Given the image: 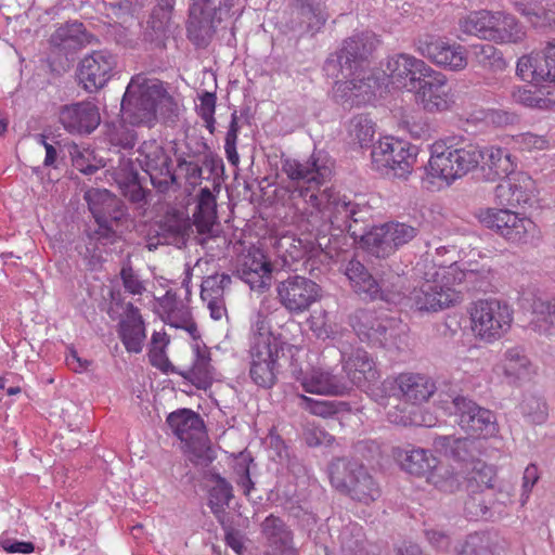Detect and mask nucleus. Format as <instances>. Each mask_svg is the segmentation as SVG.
Wrapping results in <instances>:
<instances>
[{
  "mask_svg": "<svg viewBox=\"0 0 555 555\" xmlns=\"http://www.w3.org/2000/svg\"><path fill=\"white\" fill-rule=\"evenodd\" d=\"M281 171L289 182L280 185L276 196L308 232L324 237L336 230L352 237V230H360L367 215L364 207L331 189L320 192L333 173V160L326 153L314 152L305 162L282 158Z\"/></svg>",
  "mask_w": 555,
  "mask_h": 555,
  "instance_id": "1",
  "label": "nucleus"
},
{
  "mask_svg": "<svg viewBox=\"0 0 555 555\" xmlns=\"http://www.w3.org/2000/svg\"><path fill=\"white\" fill-rule=\"evenodd\" d=\"M378 40L372 31H364L348 38L341 49L331 55L324 65L327 76L344 78L333 87V96L344 106H361L382 96L384 80L377 72L365 66L367 57L375 50Z\"/></svg>",
  "mask_w": 555,
  "mask_h": 555,
  "instance_id": "2",
  "label": "nucleus"
},
{
  "mask_svg": "<svg viewBox=\"0 0 555 555\" xmlns=\"http://www.w3.org/2000/svg\"><path fill=\"white\" fill-rule=\"evenodd\" d=\"M416 275L421 278L418 284L404 295L401 293L402 304L414 307L420 311L437 312L451 308L462 301L460 285H475L480 279H487L488 271L462 269L456 263L449 267H437L427 260L420 261L415 267Z\"/></svg>",
  "mask_w": 555,
  "mask_h": 555,
  "instance_id": "3",
  "label": "nucleus"
},
{
  "mask_svg": "<svg viewBox=\"0 0 555 555\" xmlns=\"http://www.w3.org/2000/svg\"><path fill=\"white\" fill-rule=\"evenodd\" d=\"M423 183L427 190L439 191L475 170L481 163L480 147L460 142L454 137L435 141L428 147Z\"/></svg>",
  "mask_w": 555,
  "mask_h": 555,
  "instance_id": "4",
  "label": "nucleus"
},
{
  "mask_svg": "<svg viewBox=\"0 0 555 555\" xmlns=\"http://www.w3.org/2000/svg\"><path fill=\"white\" fill-rule=\"evenodd\" d=\"M282 341L271 332L268 317L257 313L250 328V370L253 382L263 388H271L276 382L278 358Z\"/></svg>",
  "mask_w": 555,
  "mask_h": 555,
  "instance_id": "5",
  "label": "nucleus"
},
{
  "mask_svg": "<svg viewBox=\"0 0 555 555\" xmlns=\"http://www.w3.org/2000/svg\"><path fill=\"white\" fill-rule=\"evenodd\" d=\"M165 89L157 79L143 74L133 76L121 100V115L126 122L151 127L156 119V107Z\"/></svg>",
  "mask_w": 555,
  "mask_h": 555,
  "instance_id": "6",
  "label": "nucleus"
},
{
  "mask_svg": "<svg viewBox=\"0 0 555 555\" xmlns=\"http://www.w3.org/2000/svg\"><path fill=\"white\" fill-rule=\"evenodd\" d=\"M418 153V146L406 140L392 135L383 137L372 147V166L380 173L408 179L417 162Z\"/></svg>",
  "mask_w": 555,
  "mask_h": 555,
  "instance_id": "7",
  "label": "nucleus"
},
{
  "mask_svg": "<svg viewBox=\"0 0 555 555\" xmlns=\"http://www.w3.org/2000/svg\"><path fill=\"white\" fill-rule=\"evenodd\" d=\"M470 330L480 341L492 344L502 338L511 328L513 310L498 299H480L468 309Z\"/></svg>",
  "mask_w": 555,
  "mask_h": 555,
  "instance_id": "8",
  "label": "nucleus"
},
{
  "mask_svg": "<svg viewBox=\"0 0 555 555\" xmlns=\"http://www.w3.org/2000/svg\"><path fill=\"white\" fill-rule=\"evenodd\" d=\"M415 51L436 67L459 73L468 65L466 48L447 36L426 33L414 42Z\"/></svg>",
  "mask_w": 555,
  "mask_h": 555,
  "instance_id": "9",
  "label": "nucleus"
},
{
  "mask_svg": "<svg viewBox=\"0 0 555 555\" xmlns=\"http://www.w3.org/2000/svg\"><path fill=\"white\" fill-rule=\"evenodd\" d=\"M232 7L233 0H193L188 24L190 40L198 47L206 46L217 24L229 16Z\"/></svg>",
  "mask_w": 555,
  "mask_h": 555,
  "instance_id": "10",
  "label": "nucleus"
},
{
  "mask_svg": "<svg viewBox=\"0 0 555 555\" xmlns=\"http://www.w3.org/2000/svg\"><path fill=\"white\" fill-rule=\"evenodd\" d=\"M477 218L486 228L495 231L511 243H527L537 233V225L530 218L509 209H480Z\"/></svg>",
  "mask_w": 555,
  "mask_h": 555,
  "instance_id": "11",
  "label": "nucleus"
},
{
  "mask_svg": "<svg viewBox=\"0 0 555 555\" xmlns=\"http://www.w3.org/2000/svg\"><path fill=\"white\" fill-rule=\"evenodd\" d=\"M349 324L363 343L372 347H397L393 321L380 319L370 310H357L349 317Z\"/></svg>",
  "mask_w": 555,
  "mask_h": 555,
  "instance_id": "12",
  "label": "nucleus"
},
{
  "mask_svg": "<svg viewBox=\"0 0 555 555\" xmlns=\"http://www.w3.org/2000/svg\"><path fill=\"white\" fill-rule=\"evenodd\" d=\"M414 98L415 102L430 114L450 112L456 104V96L449 86L448 77L435 68L416 89Z\"/></svg>",
  "mask_w": 555,
  "mask_h": 555,
  "instance_id": "13",
  "label": "nucleus"
},
{
  "mask_svg": "<svg viewBox=\"0 0 555 555\" xmlns=\"http://www.w3.org/2000/svg\"><path fill=\"white\" fill-rule=\"evenodd\" d=\"M117 66V55L106 49L86 54L78 66L82 88L88 92L102 89L116 75Z\"/></svg>",
  "mask_w": 555,
  "mask_h": 555,
  "instance_id": "14",
  "label": "nucleus"
},
{
  "mask_svg": "<svg viewBox=\"0 0 555 555\" xmlns=\"http://www.w3.org/2000/svg\"><path fill=\"white\" fill-rule=\"evenodd\" d=\"M280 304L291 313H302L321 298V287L312 280L293 275L276 286Z\"/></svg>",
  "mask_w": 555,
  "mask_h": 555,
  "instance_id": "15",
  "label": "nucleus"
},
{
  "mask_svg": "<svg viewBox=\"0 0 555 555\" xmlns=\"http://www.w3.org/2000/svg\"><path fill=\"white\" fill-rule=\"evenodd\" d=\"M137 160L150 176L152 184L160 191L167 190L176 182V176L171 169V158L157 141L143 142L139 149Z\"/></svg>",
  "mask_w": 555,
  "mask_h": 555,
  "instance_id": "16",
  "label": "nucleus"
},
{
  "mask_svg": "<svg viewBox=\"0 0 555 555\" xmlns=\"http://www.w3.org/2000/svg\"><path fill=\"white\" fill-rule=\"evenodd\" d=\"M454 414L459 417V425L470 436L491 435L495 430L494 414L477 405L464 396H450Z\"/></svg>",
  "mask_w": 555,
  "mask_h": 555,
  "instance_id": "17",
  "label": "nucleus"
},
{
  "mask_svg": "<svg viewBox=\"0 0 555 555\" xmlns=\"http://www.w3.org/2000/svg\"><path fill=\"white\" fill-rule=\"evenodd\" d=\"M516 70L521 79L530 82L555 81V39L548 41L542 52L521 56Z\"/></svg>",
  "mask_w": 555,
  "mask_h": 555,
  "instance_id": "18",
  "label": "nucleus"
},
{
  "mask_svg": "<svg viewBox=\"0 0 555 555\" xmlns=\"http://www.w3.org/2000/svg\"><path fill=\"white\" fill-rule=\"evenodd\" d=\"M535 192L534 180L524 171H515L495 186L494 196L502 206L517 207L531 204Z\"/></svg>",
  "mask_w": 555,
  "mask_h": 555,
  "instance_id": "19",
  "label": "nucleus"
},
{
  "mask_svg": "<svg viewBox=\"0 0 555 555\" xmlns=\"http://www.w3.org/2000/svg\"><path fill=\"white\" fill-rule=\"evenodd\" d=\"M85 199L99 225L98 233L109 237L113 233L111 221H116L121 216L119 199L105 189L88 190Z\"/></svg>",
  "mask_w": 555,
  "mask_h": 555,
  "instance_id": "20",
  "label": "nucleus"
},
{
  "mask_svg": "<svg viewBox=\"0 0 555 555\" xmlns=\"http://www.w3.org/2000/svg\"><path fill=\"white\" fill-rule=\"evenodd\" d=\"M345 274L354 292L365 299L380 298L391 304L400 302L402 299L401 292L391 293L383 289L366 268L356 259L347 262Z\"/></svg>",
  "mask_w": 555,
  "mask_h": 555,
  "instance_id": "21",
  "label": "nucleus"
},
{
  "mask_svg": "<svg viewBox=\"0 0 555 555\" xmlns=\"http://www.w3.org/2000/svg\"><path fill=\"white\" fill-rule=\"evenodd\" d=\"M60 122L70 133H91L100 125L99 108L90 101L64 105L60 109Z\"/></svg>",
  "mask_w": 555,
  "mask_h": 555,
  "instance_id": "22",
  "label": "nucleus"
},
{
  "mask_svg": "<svg viewBox=\"0 0 555 555\" xmlns=\"http://www.w3.org/2000/svg\"><path fill=\"white\" fill-rule=\"evenodd\" d=\"M343 370L349 382L360 388L369 387L378 379L379 373L373 358L364 349L341 352Z\"/></svg>",
  "mask_w": 555,
  "mask_h": 555,
  "instance_id": "23",
  "label": "nucleus"
},
{
  "mask_svg": "<svg viewBox=\"0 0 555 555\" xmlns=\"http://www.w3.org/2000/svg\"><path fill=\"white\" fill-rule=\"evenodd\" d=\"M494 372L502 375L508 384H518L531 378L534 365L520 346L507 348L494 366Z\"/></svg>",
  "mask_w": 555,
  "mask_h": 555,
  "instance_id": "24",
  "label": "nucleus"
},
{
  "mask_svg": "<svg viewBox=\"0 0 555 555\" xmlns=\"http://www.w3.org/2000/svg\"><path fill=\"white\" fill-rule=\"evenodd\" d=\"M271 263L258 249L244 256L237 269L240 278L254 291L263 292L271 283Z\"/></svg>",
  "mask_w": 555,
  "mask_h": 555,
  "instance_id": "25",
  "label": "nucleus"
},
{
  "mask_svg": "<svg viewBox=\"0 0 555 555\" xmlns=\"http://www.w3.org/2000/svg\"><path fill=\"white\" fill-rule=\"evenodd\" d=\"M159 306L168 325L185 331L194 340L198 339L199 334L190 308L183 300L178 299L175 293L167 292L160 299Z\"/></svg>",
  "mask_w": 555,
  "mask_h": 555,
  "instance_id": "26",
  "label": "nucleus"
},
{
  "mask_svg": "<svg viewBox=\"0 0 555 555\" xmlns=\"http://www.w3.org/2000/svg\"><path fill=\"white\" fill-rule=\"evenodd\" d=\"M119 338L128 352L140 353L146 338L144 322L140 311L128 304L125 315L119 322Z\"/></svg>",
  "mask_w": 555,
  "mask_h": 555,
  "instance_id": "27",
  "label": "nucleus"
},
{
  "mask_svg": "<svg viewBox=\"0 0 555 555\" xmlns=\"http://www.w3.org/2000/svg\"><path fill=\"white\" fill-rule=\"evenodd\" d=\"M261 533L274 555H298L293 532L281 518L269 515L261 524Z\"/></svg>",
  "mask_w": 555,
  "mask_h": 555,
  "instance_id": "28",
  "label": "nucleus"
},
{
  "mask_svg": "<svg viewBox=\"0 0 555 555\" xmlns=\"http://www.w3.org/2000/svg\"><path fill=\"white\" fill-rule=\"evenodd\" d=\"M217 203L216 197L208 188L201 190L197 202V210L194 214V224L198 234L206 235L201 240V244H207L209 238L218 236L219 227L217 224Z\"/></svg>",
  "mask_w": 555,
  "mask_h": 555,
  "instance_id": "29",
  "label": "nucleus"
},
{
  "mask_svg": "<svg viewBox=\"0 0 555 555\" xmlns=\"http://www.w3.org/2000/svg\"><path fill=\"white\" fill-rule=\"evenodd\" d=\"M192 366L180 375L190 380L198 389H207L215 380L216 372L210 363V352L202 341L195 340L193 345Z\"/></svg>",
  "mask_w": 555,
  "mask_h": 555,
  "instance_id": "30",
  "label": "nucleus"
},
{
  "mask_svg": "<svg viewBox=\"0 0 555 555\" xmlns=\"http://www.w3.org/2000/svg\"><path fill=\"white\" fill-rule=\"evenodd\" d=\"M352 237L359 238L363 247L377 258H387L397 251L387 223L373 227L369 231L364 227L359 231L352 230Z\"/></svg>",
  "mask_w": 555,
  "mask_h": 555,
  "instance_id": "31",
  "label": "nucleus"
},
{
  "mask_svg": "<svg viewBox=\"0 0 555 555\" xmlns=\"http://www.w3.org/2000/svg\"><path fill=\"white\" fill-rule=\"evenodd\" d=\"M300 385L307 392L323 396H341L348 390L347 384L340 377L322 369H313L306 373L300 379Z\"/></svg>",
  "mask_w": 555,
  "mask_h": 555,
  "instance_id": "32",
  "label": "nucleus"
},
{
  "mask_svg": "<svg viewBox=\"0 0 555 555\" xmlns=\"http://www.w3.org/2000/svg\"><path fill=\"white\" fill-rule=\"evenodd\" d=\"M405 401L420 404L427 401L435 392V383L420 373H401L395 380Z\"/></svg>",
  "mask_w": 555,
  "mask_h": 555,
  "instance_id": "33",
  "label": "nucleus"
},
{
  "mask_svg": "<svg viewBox=\"0 0 555 555\" xmlns=\"http://www.w3.org/2000/svg\"><path fill=\"white\" fill-rule=\"evenodd\" d=\"M489 40L495 43H517L525 37V29L518 20L504 11H492Z\"/></svg>",
  "mask_w": 555,
  "mask_h": 555,
  "instance_id": "34",
  "label": "nucleus"
},
{
  "mask_svg": "<svg viewBox=\"0 0 555 555\" xmlns=\"http://www.w3.org/2000/svg\"><path fill=\"white\" fill-rule=\"evenodd\" d=\"M483 162L482 169L489 181L504 178L515 172L516 163L512 154L506 150L498 146L480 149Z\"/></svg>",
  "mask_w": 555,
  "mask_h": 555,
  "instance_id": "35",
  "label": "nucleus"
},
{
  "mask_svg": "<svg viewBox=\"0 0 555 555\" xmlns=\"http://www.w3.org/2000/svg\"><path fill=\"white\" fill-rule=\"evenodd\" d=\"M167 423L181 441L189 442L203 435V420L192 410L181 409L170 413Z\"/></svg>",
  "mask_w": 555,
  "mask_h": 555,
  "instance_id": "36",
  "label": "nucleus"
},
{
  "mask_svg": "<svg viewBox=\"0 0 555 555\" xmlns=\"http://www.w3.org/2000/svg\"><path fill=\"white\" fill-rule=\"evenodd\" d=\"M395 456L401 467L408 473L416 476L427 475L437 465V459L427 450L422 448H398Z\"/></svg>",
  "mask_w": 555,
  "mask_h": 555,
  "instance_id": "37",
  "label": "nucleus"
},
{
  "mask_svg": "<svg viewBox=\"0 0 555 555\" xmlns=\"http://www.w3.org/2000/svg\"><path fill=\"white\" fill-rule=\"evenodd\" d=\"M514 9L535 27L555 25V11L546 9L543 0H509Z\"/></svg>",
  "mask_w": 555,
  "mask_h": 555,
  "instance_id": "38",
  "label": "nucleus"
},
{
  "mask_svg": "<svg viewBox=\"0 0 555 555\" xmlns=\"http://www.w3.org/2000/svg\"><path fill=\"white\" fill-rule=\"evenodd\" d=\"M363 467L358 461L345 457L334 460L328 467L332 486L345 493Z\"/></svg>",
  "mask_w": 555,
  "mask_h": 555,
  "instance_id": "39",
  "label": "nucleus"
},
{
  "mask_svg": "<svg viewBox=\"0 0 555 555\" xmlns=\"http://www.w3.org/2000/svg\"><path fill=\"white\" fill-rule=\"evenodd\" d=\"M53 47L70 51L82 47L87 42V35L82 23L72 22L60 26L50 38Z\"/></svg>",
  "mask_w": 555,
  "mask_h": 555,
  "instance_id": "40",
  "label": "nucleus"
},
{
  "mask_svg": "<svg viewBox=\"0 0 555 555\" xmlns=\"http://www.w3.org/2000/svg\"><path fill=\"white\" fill-rule=\"evenodd\" d=\"M349 144L359 147H369L375 135V124L363 114L351 117L346 124Z\"/></svg>",
  "mask_w": 555,
  "mask_h": 555,
  "instance_id": "41",
  "label": "nucleus"
},
{
  "mask_svg": "<svg viewBox=\"0 0 555 555\" xmlns=\"http://www.w3.org/2000/svg\"><path fill=\"white\" fill-rule=\"evenodd\" d=\"M501 548L496 535L474 533L462 543L457 555H498Z\"/></svg>",
  "mask_w": 555,
  "mask_h": 555,
  "instance_id": "42",
  "label": "nucleus"
},
{
  "mask_svg": "<svg viewBox=\"0 0 555 555\" xmlns=\"http://www.w3.org/2000/svg\"><path fill=\"white\" fill-rule=\"evenodd\" d=\"M465 474L466 476H462V481L466 480L467 488L474 492L493 486L495 469L486 462L476 460L466 464Z\"/></svg>",
  "mask_w": 555,
  "mask_h": 555,
  "instance_id": "43",
  "label": "nucleus"
},
{
  "mask_svg": "<svg viewBox=\"0 0 555 555\" xmlns=\"http://www.w3.org/2000/svg\"><path fill=\"white\" fill-rule=\"evenodd\" d=\"M532 325L545 335H555V298H537L532 304Z\"/></svg>",
  "mask_w": 555,
  "mask_h": 555,
  "instance_id": "44",
  "label": "nucleus"
},
{
  "mask_svg": "<svg viewBox=\"0 0 555 555\" xmlns=\"http://www.w3.org/2000/svg\"><path fill=\"white\" fill-rule=\"evenodd\" d=\"M492 11H474L459 21L460 30L469 36H476L483 40H489L490 24Z\"/></svg>",
  "mask_w": 555,
  "mask_h": 555,
  "instance_id": "45",
  "label": "nucleus"
},
{
  "mask_svg": "<svg viewBox=\"0 0 555 555\" xmlns=\"http://www.w3.org/2000/svg\"><path fill=\"white\" fill-rule=\"evenodd\" d=\"M345 493L349 494L353 500L370 504L379 496V488L365 468L362 467L356 480H353Z\"/></svg>",
  "mask_w": 555,
  "mask_h": 555,
  "instance_id": "46",
  "label": "nucleus"
},
{
  "mask_svg": "<svg viewBox=\"0 0 555 555\" xmlns=\"http://www.w3.org/2000/svg\"><path fill=\"white\" fill-rule=\"evenodd\" d=\"M427 481L443 492H454L462 485V475L455 473L450 466L439 464L426 475Z\"/></svg>",
  "mask_w": 555,
  "mask_h": 555,
  "instance_id": "47",
  "label": "nucleus"
},
{
  "mask_svg": "<svg viewBox=\"0 0 555 555\" xmlns=\"http://www.w3.org/2000/svg\"><path fill=\"white\" fill-rule=\"evenodd\" d=\"M406 70L402 77V83L399 89H405L414 94L416 89L422 85L423 80L430 74L433 67L429 66L424 60L417 59L410 54L408 57Z\"/></svg>",
  "mask_w": 555,
  "mask_h": 555,
  "instance_id": "48",
  "label": "nucleus"
},
{
  "mask_svg": "<svg viewBox=\"0 0 555 555\" xmlns=\"http://www.w3.org/2000/svg\"><path fill=\"white\" fill-rule=\"evenodd\" d=\"M473 54L478 65L491 72H503L507 67L501 51L492 44H476L473 47Z\"/></svg>",
  "mask_w": 555,
  "mask_h": 555,
  "instance_id": "49",
  "label": "nucleus"
},
{
  "mask_svg": "<svg viewBox=\"0 0 555 555\" xmlns=\"http://www.w3.org/2000/svg\"><path fill=\"white\" fill-rule=\"evenodd\" d=\"M341 550L346 555H366V541L362 527L357 524L347 525L340 533Z\"/></svg>",
  "mask_w": 555,
  "mask_h": 555,
  "instance_id": "50",
  "label": "nucleus"
},
{
  "mask_svg": "<svg viewBox=\"0 0 555 555\" xmlns=\"http://www.w3.org/2000/svg\"><path fill=\"white\" fill-rule=\"evenodd\" d=\"M408 57H410V54L399 53L387 59L385 68L383 69V76L380 77V79H385L383 90H386L389 85L399 89L406 66L409 65Z\"/></svg>",
  "mask_w": 555,
  "mask_h": 555,
  "instance_id": "51",
  "label": "nucleus"
},
{
  "mask_svg": "<svg viewBox=\"0 0 555 555\" xmlns=\"http://www.w3.org/2000/svg\"><path fill=\"white\" fill-rule=\"evenodd\" d=\"M215 485L209 492V505L211 511L217 514L222 511L224 506L229 505L232 499V486L222 477L216 476Z\"/></svg>",
  "mask_w": 555,
  "mask_h": 555,
  "instance_id": "52",
  "label": "nucleus"
},
{
  "mask_svg": "<svg viewBox=\"0 0 555 555\" xmlns=\"http://www.w3.org/2000/svg\"><path fill=\"white\" fill-rule=\"evenodd\" d=\"M296 8L309 28H320L326 21L321 0H296Z\"/></svg>",
  "mask_w": 555,
  "mask_h": 555,
  "instance_id": "53",
  "label": "nucleus"
},
{
  "mask_svg": "<svg viewBox=\"0 0 555 555\" xmlns=\"http://www.w3.org/2000/svg\"><path fill=\"white\" fill-rule=\"evenodd\" d=\"M231 283L228 274H214L205 278L202 282L201 298L202 300H211L223 297L224 289Z\"/></svg>",
  "mask_w": 555,
  "mask_h": 555,
  "instance_id": "54",
  "label": "nucleus"
},
{
  "mask_svg": "<svg viewBox=\"0 0 555 555\" xmlns=\"http://www.w3.org/2000/svg\"><path fill=\"white\" fill-rule=\"evenodd\" d=\"M299 398L301 400V406L305 410L321 417L332 416L339 411L338 406L340 403L336 401L315 400L305 395H300Z\"/></svg>",
  "mask_w": 555,
  "mask_h": 555,
  "instance_id": "55",
  "label": "nucleus"
},
{
  "mask_svg": "<svg viewBox=\"0 0 555 555\" xmlns=\"http://www.w3.org/2000/svg\"><path fill=\"white\" fill-rule=\"evenodd\" d=\"M521 412L532 423L541 424L546 420V404L537 397L525 399L520 405Z\"/></svg>",
  "mask_w": 555,
  "mask_h": 555,
  "instance_id": "56",
  "label": "nucleus"
},
{
  "mask_svg": "<svg viewBox=\"0 0 555 555\" xmlns=\"http://www.w3.org/2000/svg\"><path fill=\"white\" fill-rule=\"evenodd\" d=\"M397 250L417 235V229L404 222H387Z\"/></svg>",
  "mask_w": 555,
  "mask_h": 555,
  "instance_id": "57",
  "label": "nucleus"
},
{
  "mask_svg": "<svg viewBox=\"0 0 555 555\" xmlns=\"http://www.w3.org/2000/svg\"><path fill=\"white\" fill-rule=\"evenodd\" d=\"M515 144L524 151H541L548 147V140L544 135L531 132L519 133L514 137Z\"/></svg>",
  "mask_w": 555,
  "mask_h": 555,
  "instance_id": "58",
  "label": "nucleus"
},
{
  "mask_svg": "<svg viewBox=\"0 0 555 555\" xmlns=\"http://www.w3.org/2000/svg\"><path fill=\"white\" fill-rule=\"evenodd\" d=\"M120 278L126 292L132 295H142L145 291L143 281L129 264H125L121 268Z\"/></svg>",
  "mask_w": 555,
  "mask_h": 555,
  "instance_id": "59",
  "label": "nucleus"
},
{
  "mask_svg": "<svg viewBox=\"0 0 555 555\" xmlns=\"http://www.w3.org/2000/svg\"><path fill=\"white\" fill-rule=\"evenodd\" d=\"M116 182L124 186L138 180V171L131 159L120 158L119 165L114 171Z\"/></svg>",
  "mask_w": 555,
  "mask_h": 555,
  "instance_id": "60",
  "label": "nucleus"
},
{
  "mask_svg": "<svg viewBox=\"0 0 555 555\" xmlns=\"http://www.w3.org/2000/svg\"><path fill=\"white\" fill-rule=\"evenodd\" d=\"M387 417L390 423L396 424V425H401V426H409V425H424L427 427L434 426L431 418H429L428 421L425 418L422 421H418V420H416L415 416H412L411 413L399 410L397 408L389 410L387 413Z\"/></svg>",
  "mask_w": 555,
  "mask_h": 555,
  "instance_id": "61",
  "label": "nucleus"
},
{
  "mask_svg": "<svg viewBox=\"0 0 555 555\" xmlns=\"http://www.w3.org/2000/svg\"><path fill=\"white\" fill-rule=\"evenodd\" d=\"M512 95L515 102L525 106L538 108L546 107L547 100L537 95L529 89L517 88L513 91Z\"/></svg>",
  "mask_w": 555,
  "mask_h": 555,
  "instance_id": "62",
  "label": "nucleus"
},
{
  "mask_svg": "<svg viewBox=\"0 0 555 555\" xmlns=\"http://www.w3.org/2000/svg\"><path fill=\"white\" fill-rule=\"evenodd\" d=\"M137 133L134 130L125 126H120L111 134V142L114 145L120 146L125 150H131L137 143Z\"/></svg>",
  "mask_w": 555,
  "mask_h": 555,
  "instance_id": "63",
  "label": "nucleus"
},
{
  "mask_svg": "<svg viewBox=\"0 0 555 555\" xmlns=\"http://www.w3.org/2000/svg\"><path fill=\"white\" fill-rule=\"evenodd\" d=\"M178 167L184 173V177L190 184L196 185L201 183L203 169L197 163L183 159L179 160Z\"/></svg>",
  "mask_w": 555,
  "mask_h": 555,
  "instance_id": "64",
  "label": "nucleus"
}]
</instances>
